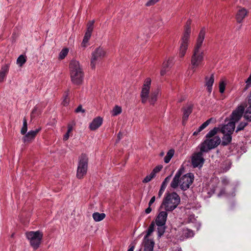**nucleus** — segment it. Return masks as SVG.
Listing matches in <instances>:
<instances>
[{"label": "nucleus", "instance_id": "de8ad7c7", "mask_svg": "<svg viewBox=\"0 0 251 251\" xmlns=\"http://www.w3.org/2000/svg\"><path fill=\"white\" fill-rule=\"evenodd\" d=\"M163 167L162 165H158L156 166L152 171L156 175V173H158L162 169Z\"/></svg>", "mask_w": 251, "mask_h": 251}, {"label": "nucleus", "instance_id": "f8f14e48", "mask_svg": "<svg viewBox=\"0 0 251 251\" xmlns=\"http://www.w3.org/2000/svg\"><path fill=\"white\" fill-rule=\"evenodd\" d=\"M168 211H161L159 212L155 219V223L158 226H164L166 222Z\"/></svg>", "mask_w": 251, "mask_h": 251}, {"label": "nucleus", "instance_id": "864d4df0", "mask_svg": "<svg viewBox=\"0 0 251 251\" xmlns=\"http://www.w3.org/2000/svg\"><path fill=\"white\" fill-rule=\"evenodd\" d=\"M165 190V189L164 188L160 187V190H159V192H158V198H160L162 196V195L163 192H164Z\"/></svg>", "mask_w": 251, "mask_h": 251}, {"label": "nucleus", "instance_id": "774afa93", "mask_svg": "<svg viewBox=\"0 0 251 251\" xmlns=\"http://www.w3.org/2000/svg\"><path fill=\"white\" fill-rule=\"evenodd\" d=\"M249 104H251V93L249 99Z\"/></svg>", "mask_w": 251, "mask_h": 251}, {"label": "nucleus", "instance_id": "412c9836", "mask_svg": "<svg viewBox=\"0 0 251 251\" xmlns=\"http://www.w3.org/2000/svg\"><path fill=\"white\" fill-rule=\"evenodd\" d=\"M145 240L144 251H153L154 242L152 240L148 238Z\"/></svg>", "mask_w": 251, "mask_h": 251}, {"label": "nucleus", "instance_id": "1a4fd4ad", "mask_svg": "<svg viewBox=\"0 0 251 251\" xmlns=\"http://www.w3.org/2000/svg\"><path fill=\"white\" fill-rule=\"evenodd\" d=\"M194 175L192 173H188L180 179V187L182 190H186L194 181Z\"/></svg>", "mask_w": 251, "mask_h": 251}, {"label": "nucleus", "instance_id": "8fccbe9b", "mask_svg": "<svg viewBox=\"0 0 251 251\" xmlns=\"http://www.w3.org/2000/svg\"><path fill=\"white\" fill-rule=\"evenodd\" d=\"M246 88L247 89L251 85V73L246 81Z\"/></svg>", "mask_w": 251, "mask_h": 251}, {"label": "nucleus", "instance_id": "aec40b11", "mask_svg": "<svg viewBox=\"0 0 251 251\" xmlns=\"http://www.w3.org/2000/svg\"><path fill=\"white\" fill-rule=\"evenodd\" d=\"M193 106L189 105L183 109V115L182 117L183 124L185 121H187L189 116L192 112Z\"/></svg>", "mask_w": 251, "mask_h": 251}, {"label": "nucleus", "instance_id": "69168bd1", "mask_svg": "<svg viewBox=\"0 0 251 251\" xmlns=\"http://www.w3.org/2000/svg\"><path fill=\"white\" fill-rule=\"evenodd\" d=\"M134 246L130 245L129 246V249H128L127 251H133L134 250Z\"/></svg>", "mask_w": 251, "mask_h": 251}, {"label": "nucleus", "instance_id": "ea45409f", "mask_svg": "<svg viewBox=\"0 0 251 251\" xmlns=\"http://www.w3.org/2000/svg\"><path fill=\"white\" fill-rule=\"evenodd\" d=\"M39 112V109L38 108V107L36 105L35 106L34 108L33 109L31 113V117L32 118L33 117H35L37 115H38Z\"/></svg>", "mask_w": 251, "mask_h": 251}, {"label": "nucleus", "instance_id": "a19ab883", "mask_svg": "<svg viewBox=\"0 0 251 251\" xmlns=\"http://www.w3.org/2000/svg\"><path fill=\"white\" fill-rule=\"evenodd\" d=\"M165 230V228L163 226H158L157 228L158 236L160 237L163 235Z\"/></svg>", "mask_w": 251, "mask_h": 251}, {"label": "nucleus", "instance_id": "b1692460", "mask_svg": "<svg viewBox=\"0 0 251 251\" xmlns=\"http://www.w3.org/2000/svg\"><path fill=\"white\" fill-rule=\"evenodd\" d=\"M92 216L96 222H100L105 218V214L103 213H100L99 212H95L93 214Z\"/></svg>", "mask_w": 251, "mask_h": 251}, {"label": "nucleus", "instance_id": "cd10ccee", "mask_svg": "<svg viewBox=\"0 0 251 251\" xmlns=\"http://www.w3.org/2000/svg\"><path fill=\"white\" fill-rule=\"evenodd\" d=\"M218 131V128L217 127H214L212 129L210 130L206 135V138H213L215 136Z\"/></svg>", "mask_w": 251, "mask_h": 251}, {"label": "nucleus", "instance_id": "680f3d73", "mask_svg": "<svg viewBox=\"0 0 251 251\" xmlns=\"http://www.w3.org/2000/svg\"><path fill=\"white\" fill-rule=\"evenodd\" d=\"M151 206H149V207L147 209H146L145 213L147 214H149L151 212Z\"/></svg>", "mask_w": 251, "mask_h": 251}, {"label": "nucleus", "instance_id": "9d476101", "mask_svg": "<svg viewBox=\"0 0 251 251\" xmlns=\"http://www.w3.org/2000/svg\"><path fill=\"white\" fill-rule=\"evenodd\" d=\"M203 152L204 151H200L195 153L192 157V164L194 168L201 167L204 164V159L203 156Z\"/></svg>", "mask_w": 251, "mask_h": 251}, {"label": "nucleus", "instance_id": "6e6552de", "mask_svg": "<svg viewBox=\"0 0 251 251\" xmlns=\"http://www.w3.org/2000/svg\"><path fill=\"white\" fill-rule=\"evenodd\" d=\"M105 51L102 48H96L92 53L90 66L92 69H95L97 64L100 62L105 56Z\"/></svg>", "mask_w": 251, "mask_h": 251}, {"label": "nucleus", "instance_id": "13d9d810", "mask_svg": "<svg viewBox=\"0 0 251 251\" xmlns=\"http://www.w3.org/2000/svg\"><path fill=\"white\" fill-rule=\"evenodd\" d=\"M155 197L153 196L149 202V206H151V204L155 201Z\"/></svg>", "mask_w": 251, "mask_h": 251}, {"label": "nucleus", "instance_id": "c9c22d12", "mask_svg": "<svg viewBox=\"0 0 251 251\" xmlns=\"http://www.w3.org/2000/svg\"><path fill=\"white\" fill-rule=\"evenodd\" d=\"M69 91L66 92L64 95V99L62 101V104L64 106H67L68 105L69 103Z\"/></svg>", "mask_w": 251, "mask_h": 251}, {"label": "nucleus", "instance_id": "72a5a7b5", "mask_svg": "<svg viewBox=\"0 0 251 251\" xmlns=\"http://www.w3.org/2000/svg\"><path fill=\"white\" fill-rule=\"evenodd\" d=\"M122 112V108L119 106H115L112 112V115L114 116L120 114Z\"/></svg>", "mask_w": 251, "mask_h": 251}, {"label": "nucleus", "instance_id": "79ce46f5", "mask_svg": "<svg viewBox=\"0 0 251 251\" xmlns=\"http://www.w3.org/2000/svg\"><path fill=\"white\" fill-rule=\"evenodd\" d=\"M9 65L8 64H6L3 66L1 70L0 71V73H2L3 74L6 75L9 70Z\"/></svg>", "mask_w": 251, "mask_h": 251}, {"label": "nucleus", "instance_id": "c85d7f7f", "mask_svg": "<svg viewBox=\"0 0 251 251\" xmlns=\"http://www.w3.org/2000/svg\"><path fill=\"white\" fill-rule=\"evenodd\" d=\"M180 178H177L174 176L172 181L171 183V187L173 188H176L177 187L178 185H180Z\"/></svg>", "mask_w": 251, "mask_h": 251}, {"label": "nucleus", "instance_id": "4c0bfd02", "mask_svg": "<svg viewBox=\"0 0 251 251\" xmlns=\"http://www.w3.org/2000/svg\"><path fill=\"white\" fill-rule=\"evenodd\" d=\"M171 177H172V175H171L168 176L167 177H166L165 178L164 180L163 181V182H162V183L161 184V187L166 189V188L168 183L169 182V181L171 180Z\"/></svg>", "mask_w": 251, "mask_h": 251}, {"label": "nucleus", "instance_id": "c756f323", "mask_svg": "<svg viewBox=\"0 0 251 251\" xmlns=\"http://www.w3.org/2000/svg\"><path fill=\"white\" fill-rule=\"evenodd\" d=\"M156 176V175L154 173V172H151V174L146 176L144 179L143 180V183H148L151 181L153 178H154Z\"/></svg>", "mask_w": 251, "mask_h": 251}, {"label": "nucleus", "instance_id": "5fc2aeb1", "mask_svg": "<svg viewBox=\"0 0 251 251\" xmlns=\"http://www.w3.org/2000/svg\"><path fill=\"white\" fill-rule=\"evenodd\" d=\"M181 175H182V171L181 169H179L177 171V172L176 174L175 177L180 178Z\"/></svg>", "mask_w": 251, "mask_h": 251}, {"label": "nucleus", "instance_id": "ddd939ff", "mask_svg": "<svg viewBox=\"0 0 251 251\" xmlns=\"http://www.w3.org/2000/svg\"><path fill=\"white\" fill-rule=\"evenodd\" d=\"M40 130L41 128H39L34 130L29 131L23 137V141L25 143L30 142L35 137L36 135L40 131Z\"/></svg>", "mask_w": 251, "mask_h": 251}, {"label": "nucleus", "instance_id": "e2e57ef3", "mask_svg": "<svg viewBox=\"0 0 251 251\" xmlns=\"http://www.w3.org/2000/svg\"><path fill=\"white\" fill-rule=\"evenodd\" d=\"M88 43L87 41H85L83 39V41L81 44V46L85 48L87 46L86 44Z\"/></svg>", "mask_w": 251, "mask_h": 251}, {"label": "nucleus", "instance_id": "f704fd0d", "mask_svg": "<svg viewBox=\"0 0 251 251\" xmlns=\"http://www.w3.org/2000/svg\"><path fill=\"white\" fill-rule=\"evenodd\" d=\"M69 50L67 48L63 49L59 53V58L60 59H64L68 54Z\"/></svg>", "mask_w": 251, "mask_h": 251}, {"label": "nucleus", "instance_id": "37998d69", "mask_svg": "<svg viewBox=\"0 0 251 251\" xmlns=\"http://www.w3.org/2000/svg\"><path fill=\"white\" fill-rule=\"evenodd\" d=\"M226 84L224 82H221L219 84V91L221 93L225 92Z\"/></svg>", "mask_w": 251, "mask_h": 251}, {"label": "nucleus", "instance_id": "7c9ffc66", "mask_svg": "<svg viewBox=\"0 0 251 251\" xmlns=\"http://www.w3.org/2000/svg\"><path fill=\"white\" fill-rule=\"evenodd\" d=\"M26 62L25 56L24 55H21L19 56L17 60V64L20 66H22Z\"/></svg>", "mask_w": 251, "mask_h": 251}, {"label": "nucleus", "instance_id": "603ef678", "mask_svg": "<svg viewBox=\"0 0 251 251\" xmlns=\"http://www.w3.org/2000/svg\"><path fill=\"white\" fill-rule=\"evenodd\" d=\"M228 164H223V166H224V165L226 166L225 167H224V166L223 167L224 168V170L225 171H227V170H228L231 167V164L230 163V162H228Z\"/></svg>", "mask_w": 251, "mask_h": 251}, {"label": "nucleus", "instance_id": "58836bf2", "mask_svg": "<svg viewBox=\"0 0 251 251\" xmlns=\"http://www.w3.org/2000/svg\"><path fill=\"white\" fill-rule=\"evenodd\" d=\"M196 220L195 215L194 214H191L188 217L187 219L185 221V223L187 224L191 223H194Z\"/></svg>", "mask_w": 251, "mask_h": 251}, {"label": "nucleus", "instance_id": "09e8293b", "mask_svg": "<svg viewBox=\"0 0 251 251\" xmlns=\"http://www.w3.org/2000/svg\"><path fill=\"white\" fill-rule=\"evenodd\" d=\"M92 33L86 32L83 38V40H84L85 41L88 42L91 36Z\"/></svg>", "mask_w": 251, "mask_h": 251}, {"label": "nucleus", "instance_id": "052dcab7", "mask_svg": "<svg viewBox=\"0 0 251 251\" xmlns=\"http://www.w3.org/2000/svg\"><path fill=\"white\" fill-rule=\"evenodd\" d=\"M70 133L67 132L64 136L63 137V140L64 141H67L69 138V136H70Z\"/></svg>", "mask_w": 251, "mask_h": 251}, {"label": "nucleus", "instance_id": "2f4dec72", "mask_svg": "<svg viewBox=\"0 0 251 251\" xmlns=\"http://www.w3.org/2000/svg\"><path fill=\"white\" fill-rule=\"evenodd\" d=\"M27 130V123L25 118L23 120V125L21 130V133L22 135H25Z\"/></svg>", "mask_w": 251, "mask_h": 251}, {"label": "nucleus", "instance_id": "9b49d317", "mask_svg": "<svg viewBox=\"0 0 251 251\" xmlns=\"http://www.w3.org/2000/svg\"><path fill=\"white\" fill-rule=\"evenodd\" d=\"M244 112V108L242 106H238L234 110L230 115V121L234 122V123L238 121L242 117Z\"/></svg>", "mask_w": 251, "mask_h": 251}, {"label": "nucleus", "instance_id": "dca6fc26", "mask_svg": "<svg viewBox=\"0 0 251 251\" xmlns=\"http://www.w3.org/2000/svg\"><path fill=\"white\" fill-rule=\"evenodd\" d=\"M151 84V79L150 78H146L142 89L141 96L149 97Z\"/></svg>", "mask_w": 251, "mask_h": 251}, {"label": "nucleus", "instance_id": "bb28decb", "mask_svg": "<svg viewBox=\"0 0 251 251\" xmlns=\"http://www.w3.org/2000/svg\"><path fill=\"white\" fill-rule=\"evenodd\" d=\"M154 223L152 222L149 226L147 231V234L144 237V239H147L151 234V233L154 231Z\"/></svg>", "mask_w": 251, "mask_h": 251}, {"label": "nucleus", "instance_id": "4d7b16f0", "mask_svg": "<svg viewBox=\"0 0 251 251\" xmlns=\"http://www.w3.org/2000/svg\"><path fill=\"white\" fill-rule=\"evenodd\" d=\"M73 125H71V124H68V133H70L73 130Z\"/></svg>", "mask_w": 251, "mask_h": 251}, {"label": "nucleus", "instance_id": "f257e3e1", "mask_svg": "<svg viewBox=\"0 0 251 251\" xmlns=\"http://www.w3.org/2000/svg\"><path fill=\"white\" fill-rule=\"evenodd\" d=\"M206 33V29L202 27L201 29L199 35L197 38L196 43L192 51V55L191 59V69L194 73L196 69L202 65L204 58V53L203 51H201L200 49L202 45L205 38Z\"/></svg>", "mask_w": 251, "mask_h": 251}, {"label": "nucleus", "instance_id": "0e129e2a", "mask_svg": "<svg viewBox=\"0 0 251 251\" xmlns=\"http://www.w3.org/2000/svg\"><path fill=\"white\" fill-rule=\"evenodd\" d=\"M166 71H167V69H166V68L164 69V68L163 67V68L161 70V72H160L161 75H164L165 74Z\"/></svg>", "mask_w": 251, "mask_h": 251}, {"label": "nucleus", "instance_id": "39448f33", "mask_svg": "<svg viewBox=\"0 0 251 251\" xmlns=\"http://www.w3.org/2000/svg\"><path fill=\"white\" fill-rule=\"evenodd\" d=\"M88 165V156L85 153H82L78 157L76 177L79 179L83 178L87 173Z\"/></svg>", "mask_w": 251, "mask_h": 251}, {"label": "nucleus", "instance_id": "338daca9", "mask_svg": "<svg viewBox=\"0 0 251 251\" xmlns=\"http://www.w3.org/2000/svg\"><path fill=\"white\" fill-rule=\"evenodd\" d=\"M225 193V189H223L222 190H221V192H220V193L219 194V195L220 196V195H222L223 194Z\"/></svg>", "mask_w": 251, "mask_h": 251}, {"label": "nucleus", "instance_id": "0eeeda50", "mask_svg": "<svg viewBox=\"0 0 251 251\" xmlns=\"http://www.w3.org/2000/svg\"><path fill=\"white\" fill-rule=\"evenodd\" d=\"M221 143V139L219 136L206 138L200 145L201 151L208 152L209 150L217 147Z\"/></svg>", "mask_w": 251, "mask_h": 251}, {"label": "nucleus", "instance_id": "2eb2a0df", "mask_svg": "<svg viewBox=\"0 0 251 251\" xmlns=\"http://www.w3.org/2000/svg\"><path fill=\"white\" fill-rule=\"evenodd\" d=\"M179 239L181 241H183L186 239L193 237L195 233L194 231L188 228H183L181 231L180 232Z\"/></svg>", "mask_w": 251, "mask_h": 251}, {"label": "nucleus", "instance_id": "6ab92c4d", "mask_svg": "<svg viewBox=\"0 0 251 251\" xmlns=\"http://www.w3.org/2000/svg\"><path fill=\"white\" fill-rule=\"evenodd\" d=\"M247 13L248 12L246 9L243 8L239 9L236 15L237 22L239 23H241L247 15Z\"/></svg>", "mask_w": 251, "mask_h": 251}, {"label": "nucleus", "instance_id": "a878e982", "mask_svg": "<svg viewBox=\"0 0 251 251\" xmlns=\"http://www.w3.org/2000/svg\"><path fill=\"white\" fill-rule=\"evenodd\" d=\"M249 105L245 112L244 117L248 122H251V104Z\"/></svg>", "mask_w": 251, "mask_h": 251}, {"label": "nucleus", "instance_id": "393cba45", "mask_svg": "<svg viewBox=\"0 0 251 251\" xmlns=\"http://www.w3.org/2000/svg\"><path fill=\"white\" fill-rule=\"evenodd\" d=\"M174 153H175V150L173 149H171L168 151L166 155L165 156L164 159V162L166 163H168L170 162L171 159L173 156Z\"/></svg>", "mask_w": 251, "mask_h": 251}, {"label": "nucleus", "instance_id": "5701e85b", "mask_svg": "<svg viewBox=\"0 0 251 251\" xmlns=\"http://www.w3.org/2000/svg\"><path fill=\"white\" fill-rule=\"evenodd\" d=\"M159 94V90L156 89L152 92L150 96L149 101L151 104H153L157 100V98Z\"/></svg>", "mask_w": 251, "mask_h": 251}, {"label": "nucleus", "instance_id": "f03ea898", "mask_svg": "<svg viewBox=\"0 0 251 251\" xmlns=\"http://www.w3.org/2000/svg\"><path fill=\"white\" fill-rule=\"evenodd\" d=\"M180 201V197L176 192L166 193L159 210L164 208L166 211L172 212L177 207Z\"/></svg>", "mask_w": 251, "mask_h": 251}, {"label": "nucleus", "instance_id": "473e14b6", "mask_svg": "<svg viewBox=\"0 0 251 251\" xmlns=\"http://www.w3.org/2000/svg\"><path fill=\"white\" fill-rule=\"evenodd\" d=\"M248 123L247 122H241L239 125L237 126V128L235 130L236 133L239 131L242 130L244 129V128L248 125Z\"/></svg>", "mask_w": 251, "mask_h": 251}, {"label": "nucleus", "instance_id": "f3484780", "mask_svg": "<svg viewBox=\"0 0 251 251\" xmlns=\"http://www.w3.org/2000/svg\"><path fill=\"white\" fill-rule=\"evenodd\" d=\"M102 118L100 117L94 118L89 125L90 129L91 130H95L102 125Z\"/></svg>", "mask_w": 251, "mask_h": 251}, {"label": "nucleus", "instance_id": "bf43d9fd", "mask_svg": "<svg viewBox=\"0 0 251 251\" xmlns=\"http://www.w3.org/2000/svg\"><path fill=\"white\" fill-rule=\"evenodd\" d=\"M141 99H142V103H145V102H147L148 98H149V97H147V96H141Z\"/></svg>", "mask_w": 251, "mask_h": 251}, {"label": "nucleus", "instance_id": "7ed1b4c3", "mask_svg": "<svg viewBox=\"0 0 251 251\" xmlns=\"http://www.w3.org/2000/svg\"><path fill=\"white\" fill-rule=\"evenodd\" d=\"M69 68L72 82L75 85L81 84L83 81L84 73L79 63L76 60H72L69 64Z\"/></svg>", "mask_w": 251, "mask_h": 251}, {"label": "nucleus", "instance_id": "20e7f679", "mask_svg": "<svg viewBox=\"0 0 251 251\" xmlns=\"http://www.w3.org/2000/svg\"><path fill=\"white\" fill-rule=\"evenodd\" d=\"M191 21L188 20L185 25L184 31L181 39V43L179 48V55L181 58H182L185 55L188 48V43L191 32Z\"/></svg>", "mask_w": 251, "mask_h": 251}, {"label": "nucleus", "instance_id": "a211bd4d", "mask_svg": "<svg viewBox=\"0 0 251 251\" xmlns=\"http://www.w3.org/2000/svg\"><path fill=\"white\" fill-rule=\"evenodd\" d=\"M205 85L206 86V89L208 92L210 94L212 90V86L214 81V74H212L209 78L208 76L205 77Z\"/></svg>", "mask_w": 251, "mask_h": 251}, {"label": "nucleus", "instance_id": "4468645a", "mask_svg": "<svg viewBox=\"0 0 251 251\" xmlns=\"http://www.w3.org/2000/svg\"><path fill=\"white\" fill-rule=\"evenodd\" d=\"M235 128V124L234 122L229 121L227 124L225 125L221 128V132L223 134L228 133L232 134Z\"/></svg>", "mask_w": 251, "mask_h": 251}, {"label": "nucleus", "instance_id": "e433bc0d", "mask_svg": "<svg viewBox=\"0 0 251 251\" xmlns=\"http://www.w3.org/2000/svg\"><path fill=\"white\" fill-rule=\"evenodd\" d=\"M95 21L94 20H92L89 21L87 24V31L86 32L92 33L93 30L94 28V24Z\"/></svg>", "mask_w": 251, "mask_h": 251}, {"label": "nucleus", "instance_id": "a18cd8bd", "mask_svg": "<svg viewBox=\"0 0 251 251\" xmlns=\"http://www.w3.org/2000/svg\"><path fill=\"white\" fill-rule=\"evenodd\" d=\"M211 119L207 120L205 122H204L201 126L200 127L203 130L204 129L206 126H207L210 123Z\"/></svg>", "mask_w": 251, "mask_h": 251}, {"label": "nucleus", "instance_id": "3c124183", "mask_svg": "<svg viewBox=\"0 0 251 251\" xmlns=\"http://www.w3.org/2000/svg\"><path fill=\"white\" fill-rule=\"evenodd\" d=\"M85 110L83 109L81 105H79L77 108L75 110L76 113H79L80 112H84Z\"/></svg>", "mask_w": 251, "mask_h": 251}, {"label": "nucleus", "instance_id": "423d86ee", "mask_svg": "<svg viewBox=\"0 0 251 251\" xmlns=\"http://www.w3.org/2000/svg\"><path fill=\"white\" fill-rule=\"evenodd\" d=\"M26 238L29 240L30 246L34 250L39 248L43 238V234L39 230L29 231L26 233Z\"/></svg>", "mask_w": 251, "mask_h": 251}, {"label": "nucleus", "instance_id": "c03bdc74", "mask_svg": "<svg viewBox=\"0 0 251 251\" xmlns=\"http://www.w3.org/2000/svg\"><path fill=\"white\" fill-rule=\"evenodd\" d=\"M172 63V60L169 59L167 62H165L163 64L164 69H167Z\"/></svg>", "mask_w": 251, "mask_h": 251}, {"label": "nucleus", "instance_id": "49530a36", "mask_svg": "<svg viewBox=\"0 0 251 251\" xmlns=\"http://www.w3.org/2000/svg\"><path fill=\"white\" fill-rule=\"evenodd\" d=\"M159 0H149V1L146 3V6H150L154 5Z\"/></svg>", "mask_w": 251, "mask_h": 251}, {"label": "nucleus", "instance_id": "6e6d98bb", "mask_svg": "<svg viewBox=\"0 0 251 251\" xmlns=\"http://www.w3.org/2000/svg\"><path fill=\"white\" fill-rule=\"evenodd\" d=\"M6 75L3 74L2 73H0V82L4 81Z\"/></svg>", "mask_w": 251, "mask_h": 251}, {"label": "nucleus", "instance_id": "4be33fe9", "mask_svg": "<svg viewBox=\"0 0 251 251\" xmlns=\"http://www.w3.org/2000/svg\"><path fill=\"white\" fill-rule=\"evenodd\" d=\"M222 138V145L225 146L229 144L232 141V134L225 133Z\"/></svg>", "mask_w": 251, "mask_h": 251}]
</instances>
